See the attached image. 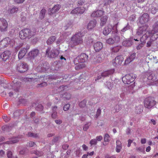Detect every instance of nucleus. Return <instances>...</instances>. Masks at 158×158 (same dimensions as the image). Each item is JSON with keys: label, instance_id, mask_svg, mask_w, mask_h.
Returning a JSON list of instances; mask_svg holds the SVG:
<instances>
[{"label": "nucleus", "instance_id": "13d9d810", "mask_svg": "<svg viewBox=\"0 0 158 158\" xmlns=\"http://www.w3.org/2000/svg\"><path fill=\"white\" fill-rule=\"evenodd\" d=\"M85 3V1L83 0H79L77 2V5L78 6H79L83 5Z\"/></svg>", "mask_w": 158, "mask_h": 158}, {"label": "nucleus", "instance_id": "680f3d73", "mask_svg": "<svg viewBox=\"0 0 158 158\" xmlns=\"http://www.w3.org/2000/svg\"><path fill=\"white\" fill-rule=\"evenodd\" d=\"M35 145V143L32 141H30L29 143V144L27 145V146L30 147H33L34 145Z\"/></svg>", "mask_w": 158, "mask_h": 158}, {"label": "nucleus", "instance_id": "2eb2a0df", "mask_svg": "<svg viewBox=\"0 0 158 158\" xmlns=\"http://www.w3.org/2000/svg\"><path fill=\"white\" fill-rule=\"evenodd\" d=\"M149 20V16L147 13L143 14L139 18V22L141 24L146 23Z\"/></svg>", "mask_w": 158, "mask_h": 158}, {"label": "nucleus", "instance_id": "c03bdc74", "mask_svg": "<svg viewBox=\"0 0 158 158\" xmlns=\"http://www.w3.org/2000/svg\"><path fill=\"white\" fill-rule=\"evenodd\" d=\"M120 49V47L119 46L115 47L112 48V52L113 53H116L118 52Z\"/></svg>", "mask_w": 158, "mask_h": 158}, {"label": "nucleus", "instance_id": "20e7f679", "mask_svg": "<svg viewBox=\"0 0 158 158\" xmlns=\"http://www.w3.org/2000/svg\"><path fill=\"white\" fill-rule=\"evenodd\" d=\"M84 35L80 32L75 34L71 38V42L74 45H77L83 43L82 37Z\"/></svg>", "mask_w": 158, "mask_h": 158}, {"label": "nucleus", "instance_id": "49530a36", "mask_svg": "<svg viewBox=\"0 0 158 158\" xmlns=\"http://www.w3.org/2000/svg\"><path fill=\"white\" fill-rule=\"evenodd\" d=\"M86 101L85 100H84L80 102L79 105V106L81 107H84L86 105Z\"/></svg>", "mask_w": 158, "mask_h": 158}, {"label": "nucleus", "instance_id": "69168bd1", "mask_svg": "<svg viewBox=\"0 0 158 158\" xmlns=\"http://www.w3.org/2000/svg\"><path fill=\"white\" fill-rule=\"evenodd\" d=\"M60 138V136H56L54 137L52 140V142L56 143L59 140Z\"/></svg>", "mask_w": 158, "mask_h": 158}, {"label": "nucleus", "instance_id": "6ab92c4d", "mask_svg": "<svg viewBox=\"0 0 158 158\" xmlns=\"http://www.w3.org/2000/svg\"><path fill=\"white\" fill-rule=\"evenodd\" d=\"M61 6L58 4L55 5L52 9H50L48 10V14L50 15L55 13L57 12L60 9Z\"/></svg>", "mask_w": 158, "mask_h": 158}, {"label": "nucleus", "instance_id": "dca6fc26", "mask_svg": "<svg viewBox=\"0 0 158 158\" xmlns=\"http://www.w3.org/2000/svg\"><path fill=\"white\" fill-rule=\"evenodd\" d=\"M158 10V6L157 4L155 3H152L150 6L149 11L153 14H155Z\"/></svg>", "mask_w": 158, "mask_h": 158}, {"label": "nucleus", "instance_id": "6e6d98bb", "mask_svg": "<svg viewBox=\"0 0 158 158\" xmlns=\"http://www.w3.org/2000/svg\"><path fill=\"white\" fill-rule=\"evenodd\" d=\"M130 28V26L129 25L128 23L127 24V26L125 27L124 28L121 30V31L124 32L125 31H126L129 29Z\"/></svg>", "mask_w": 158, "mask_h": 158}, {"label": "nucleus", "instance_id": "ea45409f", "mask_svg": "<svg viewBox=\"0 0 158 158\" xmlns=\"http://www.w3.org/2000/svg\"><path fill=\"white\" fill-rule=\"evenodd\" d=\"M47 85V83L46 82H43L40 84H38L36 85L37 88H42L46 86Z\"/></svg>", "mask_w": 158, "mask_h": 158}, {"label": "nucleus", "instance_id": "4c0bfd02", "mask_svg": "<svg viewBox=\"0 0 158 158\" xmlns=\"http://www.w3.org/2000/svg\"><path fill=\"white\" fill-rule=\"evenodd\" d=\"M77 13L82 14L85 11V8L82 7H77Z\"/></svg>", "mask_w": 158, "mask_h": 158}, {"label": "nucleus", "instance_id": "052dcab7", "mask_svg": "<svg viewBox=\"0 0 158 158\" xmlns=\"http://www.w3.org/2000/svg\"><path fill=\"white\" fill-rule=\"evenodd\" d=\"M2 118L6 122H8L10 119L9 118H8L7 116L4 115L2 116Z\"/></svg>", "mask_w": 158, "mask_h": 158}, {"label": "nucleus", "instance_id": "f8f14e48", "mask_svg": "<svg viewBox=\"0 0 158 158\" xmlns=\"http://www.w3.org/2000/svg\"><path fill=\"white\" fill-rule=\"evenodd\" d=\"M8 26L6 20L3 18H0V31L2 32L7 31Z\"/></svg>", "mask_w": 158, "mask_h": 158}, {"label": "nucleus", "instance_id": "4be33fe9", "mask_svg": "<svg viewBox=\"0 0 158 158\" xmlns=\"http://www.w3.org/2000/svg\"><path fill=\"white\" fill-rule=\"evenodd\" d=\"M113 28V27L110 24H108L105 27L103 31V33L105 35H107L111 31Z\"/></svg>", "mask_w": 158, "mask_h": 158}, {"label": "nucleus", "instance_id": "4468645a", "mask_svg": "<svg viewBox=\"0 0 158 158\" xmlns=\"http://www.w3.org/2000/svg\"><path fill=\"white\" fill-rule=\"evenodd\" d=\"M93 47L95 52H99L103 48V43L100 41H97L94 44Z\"/></svg>", "mask_w": 158, "mask_h": 158}, {"label": "nucleus", "instance_id": "5fc2aeb1", "mask_svg": "<svg viewBox=\"0 0 158 158\" xmlns=\"http://www.w3.org/2000/svg\"><path fill=\"white\" fill-rule=\"evenodd\" d=\"M67 87L66 86H61L58 88V91L59 92H61L63 91L64 89Z\"/></svg>", "mask_w": 158, "mask_h": 158}, {"label": "nucleus", "instance_id": "864d4df0", "mask_svg": "<svg viewBox=\"0 0 158 158\" xmlns=\"http://www.w3.org/2000/svg\"><path fill=\"white\" fill-rule=\"evenodd\" d=\"M97 140L95 139H91L90 141V144L91 145H96L97 143Z\"/></svg>", "mask_w": 158, "mask_h": 158}, {"label": "nucleus", "instance_id": "ddd939ff", "mask_svg": "<svg viewBox=\"0 0 158 158\" xmlns=\"http://www.w3.org/2000/svg\"><path fill=\"white\" fill-rule=\"evenodd\" d=\"M124 60V58L122 55L117 56L114 59L112 60V64L115 67L121 65Z\"/></svg>", "mask_w": 158, "mask_h": 158}, {"label": "nucleus", "instance_id": "338daca9", "mask_svg": "<svg viewBox=\"0 0 158 158\" xmlns=\"http://www.w3.org/2000/svg\"><path fill=\"white\" fill-rule=\"evenodd\" d=\"M89 128V125L88 124H86L83 127V130L84 131H86Z\"/></svg>", "mask_w": 158, "mask_h": 158}, {"label": "nucleus", "instance_id": "473e14b6", "mask_svg": "<svg viewBox=\"0 0 158 158\" xmlns=\"http://www.w3.org/2000/svg\"><path fill=\"white\" fill-rule=\"evenodd\" d=\"M46 11V10L45 9H42L39 14V18L40 19L42 20L44 19Z\"/></svg>", "mask_w": 158, "mask_h": 158}, {"label": "nucleus", "instance_id": "bb28decb", "mask_svg": "<svg viewBox=\"0 0 158 158\" xmlns=\"http://www.w3.org/2000/svg\"><path fill=\"white\" fill-rule=\"evenodd\" d=\"M39 52V51L38 49H35L29 52L28 54L31 58H34L38 54Z\"/></svg>", "mask_w": 158, "mask_h": 158}, {"label": "nucleus", "instance_id": "393cba45", "mask_svg": "<svg viewBox=\"0 0 158 158\" xmlns=\"http://www.w3.org/2000/svg\"><path fill=\"white\" fill-rule=\"evenodd\" d=\"M135 53H134L129 56H127V59L125 60V64H128L133 61L135 57Z\"/></svg>", "mask_w": 158, "mask_h": 158}, {"label": "nucleus", "instance_id": "7ed1b4c3", "mask_svg": "<svg viewBox=\"0 0 158 158\" xmlns=\"http://www.w3.org/2000/svg\"><path fill=\"white\" fill-rule=\"evenodd\" d=\"M35 34V32L34 30L31 31L28 28H25L19 31V37L21 39L26 38L30 39L33 37Z\"/></svg>", "mask_w": 158, "mask_h": 158}, {"label": "nucleus", "instance_id": "a211bd4d", "mask_svg": "<svg viewBox=\"0 0 158 158\" xmlns=\"http://www.w3.org/2000/svg\"><path fill=\"white\" fill-rule=\"evenodd\" d=\"M11 55V53L9 51H4L0 55V57L4 61H6L9 59Z\"/></svg>", "mask_w": 158, "mask_h": 158}, {"label": "nucleus", "instance_id": "f257e3e1", "mask_svg": "<svg viewBox=\"0 0 158 158\" xmlns=\"http://www.w3.org/2000/svg\"><path fill=\"white\" fill-rule=\"evenodd\" d=\"M12 80V83L11 85H8L7 88L5 92L2 91L0 93L2 97H4L6 93H8L9 96L12 97L15 94H16L19 91V89L21 85V80L17 78L13 77Z\"/></svg>", "mask_w": 158, "mask_h": 158}, {"label": "nucleus", "instance_id": "9b49d317", "mask_svg": "<svg viewBox=\"0 0 158 158\" xmlns=\"http://www.w3.org/2000/svg\"><path fill=\"white\" fill-rule=\"evenodd\" d=\"M12 40L9 37H7L0 41V49H4L11 44Z\"/></svg>", "mask_w": 158, "mask_h": 158}, {"label": "nucleus", "instance_id": "bf43d9fd", "mask_svg": "<svg viewBox=\"0 0 158 158\" xmlns=\"http://www.w3.org/2000/svg\"><path fill=\"white\" fill-rule=\"evenodd\" d=\"M101 112V110L100 108L98 109L97 110L96 114V115L95 117L97 118L100 115Z\"/></svg>", "mask_w": 158, "mask_h": 158}, {"label": "nucleus", "instance_id": "f03ea898", "mask_svg": "<svg viewBox=\"0 0 158 158\" xmlns=\"http://www.w3.org/2000/svg\"><path fill=\"white\" fill-rule=\"evenodd\" d=\"M57 77H55L54 76H48L45 77V76L43 77V76H41L40 75L39 76L38 75L37 76V78L36 77L33 78V77H25L23 79V81L25 82L30 81L33 83H35V82H38V81H48V80L50 79H56Z\"/></svg>", "mask_w": 158, "mask_h": 158}, {"label": "nucleus", "instance_id": "72a5a7b5", "mask_svg": "<svg viewBox=\"0 0 158 158\" xmlns=\"http://www.w3.org/2000/svg\"><path fill=\"white\" fill-rule=\"evenodd\" d=\"M56 37L55 36H52L50 37L47 41V43L48 45H50L55 41Z\"/></svg>", "mask_w": 158, "mask_h": 158}, {"label": "nucleus", "instance_id": "0e129e2a", "mask_svg": "<svg viewBox=\"0 0 158 158\" xmlns=\"http://www.w3.org/2000/svg\"><path fill=\"white\" fill-rule=\"evenodd\" d=\"M148 80L154 81L155 80V78L153 77L152 74H151L148 77Z\"/></svg>", "mask_w": 158, "mask_h": 158}, {"label": "nucleus", "instance_id": "423d86ee", "mask_svg": "<svg viewBox=\"0 0 158 158\" xmlns=\"http://www.w3.org/2000/svg\"><path fill=\"white\" fill-rule=\"evenodd\" d=\"M152 34L157 35L158 36V20L153 25L152 30L148 31L141 39V41H142V39H143V38H144L145 40H146Z\"/></svg>", "mask_w": 158, "mask_h": 158}, {"label": "nucleus", "instance_id": "b1692460", "mask_svg": "<svg viewBox=\"0 0 158 158\" xmlns=\"http://www.w3.org/2000/svg\"><path fill=\"white\" fill-rule=\"evenodd\" d=\"M29 48H23L20 51L18 55V58L19 59H21L25 56Z\"/></svg>", "mask_w": 158, "mask_h": 158}, {"label": "nucleus", "instance_id": "cd10ccee", "mask_svg": "<svg viewBox=\"0 0 158 158\" xmlns=\"http://www.w3.org/2000/svg\"><path fill=\"white\" fill-rule=\"evenodd\" d=\"M147 58L150 60V62L153 64H156L157 63L158 60L157 59L156 57L155 56L154 57L152 55H148L147 56Z\"/></svg>", "mask_w": 158, "mask_h": 158}, {"label": "nucleus", "instance_id": "4d7b16f0", "mask_svg": "<svg viewBox=\"0 0 158 158\" xmlns=\"http://www.w3.org/2000/svg\"><path fill=\"white\" fill-rule=\"evenodd\" d=\"M106 42L108 44H111L114 43V41L112 38H110L106 40Z\"/></svg>", "mask_w": 158, "mask_h": 158}, {"label": "nucleus", "instance_id": "f3484780", "mask_svg": "<svg viewBox=\"0 0 158 158\" xmlns=\"http://www.w3.org/2000/svg\"><path fill=\"white\" fill-rule=\"evenodd\" d=\"M148 27V25L145 24L144 26L139 27L137 31V34L138 35H140L144 33V35L148 31L146 30Z\"/></svg>", "mask_w": 158, "mask_h": 158}, {"label": "nucleus", "instance_id": "e433bc0d", "mask_svg": "<svg viewBox=\"0 0 158 158\" xmlns=\"http://www.w3.org/2000/svg\"><path fill=\"white\" fill-rule=\"evenodd\" d=\"M27 135L28 137H33L35 138H37L38 137V135L37 133L31 132H28Z\"/></svg>", "mask_w": 158, "mask_h": 158}, {"label": "nucleus", "instance_id": "c85d7f7f", "mask_svg": "<svg viewBox=\"0 0 158 158\" xmlns=\"http://www.w3.org/2000/svg\"><path fill=\"white\" fill-rule=\"evenodd\" d=\"M9 140L5 142V143L8 144H13L19 141V140L17 137H12L9 138Z\"/></svg>", "mask_w": 158, "mask_h": 158}, {"label": "nucleus", "instance_id": "a19ab883", "mask_svg": "<svg viewBox=\"0 0 158 158\" xmlns=\"http://www.w3.org/2000/svg\"><path fill=\"white\" fill-rule=\"evenodd\" d=\"M122 45L125 47H128L131 45V42L129 41L124 40L122 43Z\"/></svg>", "mask_w": 158, "mask_h": 158}, {"label": "nucleus", "instance_id": "5701e85b", "mask_svg": "<svg viewBox=\"0 0 158 158\" xmlns=\"http://www.w3.org/2000/svg\"><path fill=\"white\" fill-rule=\"evenodd\" d=\"M104 11L98 10L93 12L91 14V16L93 17H100L104 14Z\"/></svg>", "mask_w": 158, "mask_h": 158}, {"label": "nucleus", "instance_id": "aec40b11", "mask_svg": "<svg viewBox=\"0 0 158 158\" xmlns=\"http://www.w3.org/2000/svg\"><path fill=\"white\" fill-rule=\"evenodd\" d=\"M28 69V65L26 64H21L19 66H18L17 70L20 73L25 72Z\"/></svg>", "mask_w": 158, "mask_h": 158}, {"label": "nucleus", "instance_id": "9d476101", "mask_svg": "<svg viewBox=\"0 0 158 158\" xmlns=\"http://www.w3.org/2000/svg\"><path fill=\"white\" fill-rule=\"evenodd\" d=\"M135 78V75L131 73L126 75L123 78L122 80L124 84H129L134 81Z\"/></svg>", "mask_w": 158, "mask_h": 158}, {"label": "nucleus", "instance_id": "8fccbe9b", "mask_svg": "<svg viewBox=\"0 0 158 158\" xmlns=\"http://www.w3.org/2000/svg\"><path fill=\"white\" fill-rule=\"evenodd\" d=\"M110 137L108 134H105L104 137V141L105 142H109L110 140Z\"/></svg>", "mask_w": 158, "mask_h": 158}, {"label": "nucleus", "instance_id": "7c9ffc66", "mask_svg": "<svg viewBox=\"0 0 158 158\" xmlns=\"http://www.w3.org/2000/svg\"><path fill=\"white\" fill-rule=\"evenodd\" d=\"M107 19L108 17L107 16L105 15L102 17L100 19V26H104L106 24Z\"/></svg>", "mask_w": 158, "mask_h": 158}, {"label": "nucleus", "instance_id": "c9c22d12", "mask_svg": "<svg viewBox=\"0 0 158 158\" xmlns=\"http://www.w3.org/2000/svg\"><path fill=\"white\" fill-rule=\"evenodd\" d=\"M143 36L140 38L141 39ZM142 41H141V40H140V41L141 43L139 45H138L136 47V49L137 50H139L141 49L143 46H144V44L143 43V42L144 41L146 40H144V38H143V39H142Z\"/></svg>", "mask_w": 158, "mask_h": 158}, {"label": "nucleus", "instance_id": "6e6552de", "mask_svg": "<svg viewBox=\"0 0 158 158\" xmlns=\"http://www.w3.org/2000/svg\"><path fill=\"white\" fill-rule=\"evenodd\" d=\"M88 58V56L85 53H82L74 59V62L75 64L84 63L87 60Z\"/></svg>", "mask_w": 158, "mask_h": 158}, {"label": "nucleus", "instance_id": "f704fd0d", "mask_svg": "<svg viewBox=\"0 0 158 158\" xmlns=\"http://www.w3.org/2000/svg\"><path fill=\"white\" fill-rule=\"evenodd\" d=\"M114 72L113 70H109L106 71L102 73V77H106L110 74H112Z\"/></svg>", "mask_w": 158, "mask_h": 158}, {"label": "nucleus", "instance_id": "c756f323", "mask_svg": "<svg viewBox=\"0 0 158 158\" xmlns=\"http://www.w3.org/2000/svg\"><path fill=\"white\" fill-rule=\"evenodd\" d=\"M18 10V8L15 6L12 8H9L7 10L8 13L9 15H11L16 13Z\"/></svg>", "mask_w": 158, "mask_h": 158}, {"label": "nucleus", "instance_id": "2f4dec72", "mask_svg": "<svg viewBox=\"0 0 158 158\" xmlns=\"http://www.w3.org/2000/svg\"><path fill=\"white\" fill-rule=\"evenodd\" d=\"M116 150L117 152L119 153L120 152L121 149H122V145L121 141L120 140H117L116 142Z\"/></svg>", "mask_w": 158, "mask_h": 158}, {"label": "nucleus", "instance_id": "79ce46f5", "mask_svg": "<svg viewBox=\"0 0 158 158\" xmlns=\"http://www.w3.org/2000/svg\"><path fill=\"white\" fill-rule=\"evenodd\" d=\"M117 31L116 30V34L115 35L114 37V42L117 43L120 40V38L119 36L117 35Z\"/></svg>", "mask_w": 158, "mask_h": 158}, {"label": "nucleus", "instance_id": "09e8293b", "mask_svg": "<svg viewBox=\"0 0 158 158\" xmlns=\"http://www.w3.org/2000/svg\"><path fill=\"white\" fill-rule=\"evenodd\" d=\"M10 127L7 125H4L2 127V129L4 131H9Z\"/></svg>", "mask_w": 158, "mask_h": 158}, {"label": "nucleus", "instance_id": "de8ad7c7", "mask_svg": "<svg viewBox=\"0 0 158 158\" xmlns=\"http://www.w3.org/2000/svg\"><path fill=\"white\" fill-rule=\"evenodd\" d=\"M62 97L67 100H69L71 98V95L69 93H65L63 95Z\"/></svg>", "mask_w": 158, "mask_h": 158}, {"label": "nucleus", "instance_id": "1a4fd4ad", "mask_svg": "<svg viewBox=\"0 0 158 158\" xmlns=\"http://www.w3.org/2000/svg\"><path fill=\"white\" fill-rule=\"evenodd\" d=\"M151 39L147 43V47H151L154 48L155 46H156L157 43L156 40L158 38V36L157 35H154L152 34L151 36Z\"/></svg>", "mask_w": 158, "mask_h": 158}, {"label": "nucleus", "instance_id": "3c124183", "mask_svg": "<svg viewBox=\"0 0 158 158\" xmlns=\"http://www.w3.org/2000/svg\"><path fill=\"white\" fill-rule=\"evenodd\" d=\"M6 154L8 158H12L13 153L11 151H8L6 152Z\"/></svg>", "mask_w": 158, "mask_h": 158}, {"label": "nucleus", "instance_id": "603ef678", "mask_svg": "<svg viewBox=\"0 0 158 158\" xmlns=\"http://www.w3.org/2000/svg\"><path fill=\"white\" fill-rule=\"evenodd\" d=\"M70 107V104H65L64 106L63 110L64 111H67L69 109Z\"/></svg>", "mask_w": 158, "mask_h": 158}, {"label": "nucleus", "instance_id": "412c9836", "mask_svg": "<svg viewBox=\"0 0 158 158\" xmlns=\"http://www.w3.org/2000/svg\"><path fill=\"white\" fill-rule=\"evenodd\" d=\"M44 64H39L38 66L35 69V70L38 72H44L46 71L47 69L49 68V65L47 66L46 67H44Z\"/></svg>", "mask_w": 158, "mask_h": 158}, {"label": "nucleus", "instance_id": "37998d69", "mask_svg": "<svg viewBox=\"0 0 158 158\" xmlns=\"http://www.w3.org/2000/svg\"><path fill=\"white\" fill-rule=\"evenodd\" d=\"M36 110L39 111H42L43 110V107L40 104H39L36 107Z\"/></svg>", "mask_w": 158, "mask_h": 158}, {"label": "nucleus", "instance_id": "0eeeda50", "mask_svg": "<svg viewBox=\"0 0 158 158\" xmlns=\"http://www.w3.org/2000/svg\"><path fill=\"white\" fill-rule=\"evenodd\" d=\"M144 105L145 107L151 108L154 106L156 102L152 97H148L145 99L144 101Z\"/></svg>", "mask_w": 158, "mask_h": 158}, {"label": "nucleus", "instance_id": "a878e982", "mask_svg": "<svg viewBox=\"0 0 158 158\" xmlns=\"http://www.w3.org/2000/svg\"><path fill=\"white\" fill-rule=\"evenodd\" d=\"M97 23V22L96 20L94 19L90 20L87 25L88 29L90 30L94 28L96 26Z\"/></svg>", "mask_w": 158, "mask_h": 158}, {"label": "nucleus", "instance_id": "a18cd8bd", "mask_svg": "<svg viewBox=\"0 0 158 158\" xmlns=\"http://www.w3.org/2000/svg\"><path fill=\"white\" fill-rule=\"evenodd\" d=\"M122 108L120 106V105H116L115 107L114 110L113 111L114 112H118L121 110Z\"/></svg>", "mask_w": 158, "mask_h": 158}, {"label": "nucleus", "instance_id": "39448f33", "mask_svg": "<svg viewBox=\"0 0 158 158\" xmlns=\"http://www.w3.org/2000/svg\"><path fill=\"white\" fill-rule=\"evenodd\" d=\"M60 53V51L57 48H52L48 47L46 51V55L50 58H55L57 57Z\"/></svg>", "mask_w": 158, "mask_h": 158}, {"label": "nucleus", "instance_id": "e2e57ef3", "mask_svg": "<svg viewBox=\"0 0 158 158\" xmlns=\"http://www.w3.org/2000/svg\"><path fill=\"white\" fill-rule=\"evenodd\" d=\"M57 113L56 111H54L52 114V117L53 118H55L57 117Z\"/></svg>", "mask_w": 158, "mask_h": 158}, {"label": "nucleus", "instance_id": "58836bf2", "mask_svg": "<svg viewBox=\"0 0 158 158\" xmlns=\"http://www.w3.org/2000/svg\"><path fill=\"white\" fill-rule=\"evenodd\" d=\"M141 106H139L136 107L135 112L136 113L140 114L143 111V109L141 108Z\"/></svg>", "mask_w": 158, "mask_h": 158}, {"label": "nucleus", "instance_id": "774afa93", "mask_svg": "<svg viewBox=\"0 0 158 158\" xmlns=\"http://www.w3.org/2000/svg\"><path fill=\"white\" fill-rule=\"evenodd\" d=\"M102 139V137L101 135H100L99 136H97L96 137V140L97 141H101Z\"/></svg>", "mask_w": 158, "mask_h": 158}]
</instances>
